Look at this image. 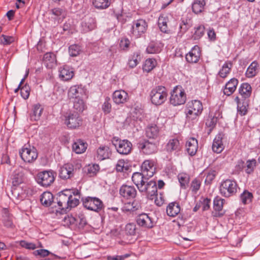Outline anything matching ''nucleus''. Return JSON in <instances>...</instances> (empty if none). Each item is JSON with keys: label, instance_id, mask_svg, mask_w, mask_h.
I'll use <instances>...</instances> for the list:
<instances>
[{"label": "nucleus", "instance_id": "nucleus-5", "mask_svg": "<svg viewBox=\"0 0 260 260\" xmlns=\"http://www.w3.org/2000/svg\"><path fill=\"white\" fill-rule=\"evenodd\" d=\"M140 192L143 195L146 196L148 199L150 200H154V202L157 206H160L163 203L162 200L159 201L157 199V187L156 183L154 181H149V183L146 184L145 188L143 191H141Z\"/></svg>", "mask_w": 260, "mask_h": 260}, {"label": "nucleus", "instance_id": "nucleus-29", "mask_svg": "<svg viewBox=\"0 0 260 260\" xmlns=\"http://www.w3.org/2000/svg\"><path fill=\"white\" fill-rule=\"evenodd\" d=\"M224 200L218 197H216L213 201V208L215 211L214 216L220 217L223 215V213H220L222 210L223 204Z\"/></svg>", "mask_w": 260, "mask_h": 260}, {"label": "nucleus", "instance_id": "nucleus-48", "mask_svg": "<svg viewBox=\"0 0 260 260\" xmlns=\"http://www.w3.org/2000/svg\"><path fill=\"white\" fill-rule=\"evenodd\" d=\"M74 108L78 112H82L85 109V104L83 100L76 98L74 101Z\"/></svg>", "mask_w": 260, "mask_h": 260}, {"label": "nucleus", "instance_id": "nucleus-4", "mask_svg": "<svg viewBox=\"0 0 260 260\" xmlns=\"http://www.w3.org/2000/svg\"><path fill=\"white\" fill-rule=\"evenodd\" d=\"M56 173L51 170L38 173L36 177L37 182L43 187H48L54 181Z\"/></svg>", "mask_w": 260, "mask_h": 260}, {"label": "nucleus", "instance_id": "nucleus-56", "mask_svg": "<svg viewBox=\"0 0 260 260\" xmlns=\"http://www.w3.org/2000/svg\"><path fill=\"white\" fill-rule=\"evenodd\" d=\"M24 181V178L22 173L15 174L13 178L12 183L14 186L18 185Z\"/></svg>", "mask_w": 260, "mask_h": 260}, {"label": "nucleus", "instance_id": "nucleus-16", "mask_svg": "<svg viewBox=\"0 0 260 260\" xmlns=\"http://www.w3.org/2000/svg\"><path fill=\"white\" fill-rule=\"evenodd\" d=\"M74 166L71 164H65L60 167L58 170L59 177L64 180L71 179L74 176Z\"/></svg>", "mask_w": 260, "mask_h": 260}, {"label": "nucleus", "instance_id": "nucleus-62", "mask_svg": "<svg viewBox=\"0 0 260 260\" xmlns=\"http://www.w3.org/2000/svg\"><path fill=\"white\" fill-rule=\"evenodd\" d=\"M20 93L22 97L24 99H27L29 96L30 93V88L29 86L26 84L21 87L20 88Z\"/></svg>", "mask_w": 260, "mask_h": 260}, {"label": "nucleus", "instance_id": "nucleus-40", "mask_svg": "<svg viewBox=\"0 0 260 260\" xmlns=\"http://www.w3.org/2000/svg\"><path fill=\"white\" fill-rule=\"evenodd\" d=\"M205 5V0H195L192 5L193 12L196 14L201 13L204 9Z\"/></svg>", "mask_w": 260, "mask_h": 260}, {"label": "nucleus", "instance_id": "nucleus-12", "mask_svg": "<svg viewBox=\"0 0 260 260\" xmlns=\"http://www.w3.org/2000/svg\"><path fill=\"white\" fill-rule=\"evenodd\" d=\"M22 159L28 163L35 161L38 157L37 150L34 147H23L19 151Z\"/></svg>", "mask_w": 260, "mask_h": 260}, {"label": "nucleus", "instance_id": "nucleus-27", "mask_svg": "<svg viewBox=\"0 0 260 260\" xmlns=\"http://www.w3.org/2000/svg\"><path fill=\"white\" fill-rule=\"evenodd\" d=\"M2 221L5 226L8 228L14 227L13 216L9 213L8 209H3L2 211Z\"/></svg>", "mask_w": 260, "mask_h": 260}, {"label": "nucleus", "instance_id": "nucleus-10", "mask_svg": "<svg viewBox=\"0 0 260 260\" xmlns=\"http://www.w3.org/2000/svg\"><path fill=\"white\" fill-rule=\"evenodd\" d=\"M140 150L143 153L150 155L155 153L157 150V145L154 140H144L138 144Z\"/></svg>", "mask_w": 260, "mask_h": 260}, {"label": "nucleus", "instance_id": "nucleus-35", "mask_svg": "<svg viewBox=\"0 0 260 260\" xmlns=\"http://www.w3.org/2000/svg\"><path fill=\"white\" fill-rule=\"evenodd\" d=\"M167 150L168 152H177L181 149L179 141L177 139L170 140L166 146Z\"/></svg>", "mask_w": 260, "mask_h": 260}, {"label": "nucleus", "instance_id": "nucleus-15", "mask_svg": "<svg viewBox=\"0 0 260 260\" xmlns=\"http://www.w3.org/2000/svg\"><path fill=\"white\" fill-rule=\"evenodd\" d=\"M141 173L146 177H152L156 171L155 161L151 159L144 160L141 165Z\"/></svg>", "mask_w": 260, "mask_h": 260}, {"label": "nucleus", "instance_id": "nucleus-1", "mask_svg": "<svg viewBox=\"0 0 260 260\" xmlns=\"http://www.w3.org/2000/svg\"><path fill=\"white\" fill-rule=\"evenodd\" d=\"M239 187L237 182L233 179L222 180L219 185V192L221 195L225 198H230L235 196Z\"/></svg>", "mask_w": 260, "mask_h": 260}, {"label": "nucleus", "instance_id": "nucleus-50", "mask_svg": "<svg viewBox=\"0 0 260 260\" xmlns=\"http://www.w3.org/2000/svg\"><path fill=\"white\" fill-rule=\"evenodd\" d=\"M205 27L204 25H200L195 28V32L193 35L194 40L200 39L204 34Z\"/></svg>", "mask_w": 260, "mask_h": 260}, {"label": "nucleus", "instance_id": "nucleus-51", "mask_svg": "<svg viewBox=\"0 0 260 260\" xmlns=\"http://www.w3.org/2000/svg\"><path fill=\"white\" fill-rule=\"evenodd\" d=\"M161 50V48L156 44L151 43L149 44L146 49L148 53L153 54L159 53Z\"/></svg>", "mask_w": 260, "mask_h": 260}, {"label": "nucleus", "instance_id": "nucleus-63", "mask_svg": "<svg viewBox=\"0 0 260 260\" xmlns=\"http://www.w3.org/2000/svg\"><path fill=\"white\" fill-rule=\"evenodd\" d=\"M99 169L100 167L98 165H89L87 168V173L90 176H93L99 171Z\"/></svg>", "mask_w": 260, "mask_h": 260}, {"label": "nucleus", "instance_id": "nucleus-13", "mask_svg": "<svg viewBox=\"0 0 260 260\" xmlns=\"http://www.w3.org/2000/svg\"><path fill=\"white\" fill-rule=\"evenodd\" d=\"M147 26V23L145 20H137L133 22L131 31L134 37L139 38L146 32Z\"/></svg>", "mask_w": 260, "mask_h": 260}, {"label": "nucleus", "instance_id": "nucleus-9", "mask_svg": "<svg viewBox=\"0 0 260 260\" xmlns=\"http://www.w3.org/2000/svg\"><path fill=\"white\" fill-rule=\"evenodd\" d=\"M83 205L86 209L98 212L101 210L103 204L101 200L95 197H87L82 199Z\"/></svg>", "mask_w": 260, "mask_h": 260}, {"label": "nucleus", "instance_id": "nucleus-22", "mask_svg": "<svg viewBox=\"0 0 260 260\" xmlns=\"http://www.w3.org/2000/svg\"><path fill=\"white\" fill-rule=\"evenodd\" d=\"M51 18L54 20V24L57 25L61 23L66 17L64 11L60 8L52 9L50 12Z\"/></svg>", "mask_w": 260, "mask_h": 260}, {"label": "nucleus", "instance_id": "nucleus-49", "mask_svg": "<svg viewBox=\"0 0 260 260\" xmlns=\"http://www.w3.org/2000/svg\"><path fill=\"white\" fill-rule=\"evenodd\" d=\"M136 226L134 223H127L125 226V233L127 235L133 236L136 234Z\"/></svg>", "mask_w": 260, "mask_h": 260}, {"label": "nucleus", "instance_id": "nucleus-42", "mask_svg": "<svg viewBox=\"0 0 260 260\" xmlns=\"http://www.w3.org/2000/svg\"><path fill=\"white\" fill-rule=\"evenodd\" d=\"M232 67V64L231 62H225L221 69L218 72V75L222 78H225L230 74Z\"/></svg>", "mask_w": 260, "mask_h": 260}, {"label": "nucleus", "instance_id": "nucleus-14", "mask_svg": "<svg viewBox=\"0 0 260 260\" xmlns=\"http://www.w3.org/2000/svg\"><path fill=\"white\" fill-rule=\"evenodd\" d=\"M141 173L135 172L133 174L132 179L140 192L145 188L146 184L149 183V178Z\"/></svg>", "mask_w": 260, "mask_h": 260}, {"label": "nucleus", "instance_id": "nucleus-19", "mask_svg": "<svg viewBox=\"0 0 260 260\" xmlns=\"http://www.w3.org/2000/svg\"><path fill=\"white\" fill-rule=\"evenodd\" d=\"M200 48L198 46L195 45L186 55L185 58L188 62L193 63L198 62L200 58Z\"/></svg>", "mask_w": 260, "mask_h": 260}, {"label": "nucleus", "instance_id": "nucleus-61", "mask_svg": "<svg viewBox=\"0 0 260 260\" xmlns=\"http://www.w3.org/2000/svg\"><path fill=\"white\" fill-rule=\"evenodd\" d=\"M217 122V117L216 116H210L207 119L206 125L212 129L216 125Z\"/></svg>", "mask_w": 260, "mask_h": 260}, {"label": "nucleus", "instance_id": "nucleus-38", "mask_svg": "<svg viewBox=\"0 0 260 260\" xmlns=\"http://www.w3.org/2000/svg\"><path fill=\"white\" fill-rule=\"evenodd\" d=\"M159 129L155 124H151L148 126L146 130V136L152 140L156 138L158 134Z\"/></svg>", "mask_w": 260, "mask_h": 260}, {"label": "nucleus", "instance_id": "nucleus-34", "mask_svg": "<svg viewBox=\"0 0 260 260\" xmlns=\"http://www.w3.org/2000/svg\"><path fill=\"white\" fill-rule=\"evenodd\" d=\"M87 148V144L81 140H78L75 142L72 146L73 150L76 153H83Z\"/></svg>", "mask_w": 260, "mask_h": 260}, {"label": "nucleus", "instance_id": "nucleus-44", "mask_svg": "<svg viewBox=\"0 0 260 260\" xmlns=\"http://www.w3.org/2000/svg\"><path fill=\"white\" fill-rule=\"evenodd\" d=\"M256 166V160L255 159H248L246 161L245 166L246 173L250 174L252 173Z\"/></svg>", "mask_w": 260, "mask_h": 260}, {"label": "nucleus", "instance_id": "nucleus-6", "mask_svg": "<svg viewBox=\"0 0 260 260\" xmlns=\"http://www.w3.org/2000/svg\"><path fill=\"white\" fill-rule=\"evenodd\" d=\"M111 142L117 152L120 154L127 155L132 151V144L127 140H121L117 137H114Z\"/></svg>", "mask_w": 260, "mask_h": 260}, {"label": "nucleus", "instance_id": "nucleus-57", "mask_svg": "<svg viewBox=\"0 0 260 260\" xmlns=\"http://www.w3.org/2000/svg\"><path fill=\"white\" fill-rule=\"evenodd\" d=\"M14 38L12 36H8L2 35L1 36V43L3 45H9L14 42Z\"/></svg>", "mask_w": 260, "mask_h": 260}, {"label": "nucleus", "instance_id": "nucleus-37", "mask_svg": "<svg viewBox=\"0 0 260 260\" xmlns=\"http://www.w3.org/2000/svg\"><path fill=\"white\" fill-rule=\"evenodd\" d=\"M169 18L167 16H160L158 20V25L161 31L168 33L170 31L168 28Z\"/></svg>", "mask_w": 260, "mask_h": 260}, {"label": "nucleus", "instance_id": "nucleus-52", "mask_svg": "<svg viewBox=\"0 0 260 260\" xmlns=\"http://www.w3.org/2000/svg\"><path fill=\"white\" fill-rule=\"evenodd\" d=\"M79 87L77 85H74L70 87L68 91V96L71 98H78L79 96Z\"/></svg>", "mask_w": 260, "mask_h": 260}, {"label": "nucleus", "instance_id": "nucleus-23", "mask_svg": "<svg viewBox=\"0 0 260 260\" xmlns=\"http://www.w3.org/2000/svg\"><path fill=\"white\" fill-rule=\"evenodd\" d=\"M96 27L94 18L90 17L85 19L81 23L80 30L82 33H86L93 30Z\"/></svg>", "mask_w": 260, "mask_h": 260}, {"label": "nucleus", "instance_id": "nucleus-33", "mask_svg": "<svg viewBox=\"0 0 260 260\" xmlns=\"http://www.w3.org/2000/svg\"><path fill=\"white\" fill-rule=\"evenodd\" d=\"M259 71V66L256 61H253L248 67L246 72V76L248 78L254 77Z\"/></svg>", "mask_w": 260, "mask_h": 260}, {"label": "nucleus", "instance_id": "nucleus-20", "mask_svg": "<svg viewBox=\"0 0 260 260\" xmlns=\"http://www.w3.org/2000/svg\"><path fill=\"white\" fill-rule=\"evenodd\" d=\"M119 193L125 199H133L136 196L137 190L133 186L123 185L120 188Z\"/></svg>", "mask_w": 260, "mask_h": 260}, {"label": "nucleus", "instance_id": "nucleus-39", "mask_svg": "<svg viewBox=\"0 0 260 260\" xmlns=\"http://www.w3.org/2000/svg\"><path fill=\"white\" fill-rule=\"evenodd\" d=\"M253 198L252 193L247 190H245L240 196V202L244 205L250 204Z\"/></svg>", "mask_w": 260, "mask_h": 260}, {"label": "nucleus", "instance_id": "nucleus-54", "mask_svg": "<svg viewBox=\"0 0 260 260\" xmlns=\"http://www.w3.org/2000/svg\"><path fill=\"white\" fill-rule=\"evenodd\" d=\"M102 110L106 114L109 113L111 112V104L110 98L106 97L105 98V102L102 105Z\"/></svg>", "mask_w": 260, "mask_h": 260}, {"label": "nucleus", "instance_id": "nucleus-41", "mask_svg": "<svg viewBox=\"0 0 260 260\" xmlns=\"http://www.w3.org/2000/svg\"><path fill=\"white\" fill-rule=\"evenodd\" d=\"M92 4L96 9L104 10L110 6L111 0H93Z\"/></svg>", "mask_w": 260, "mask_h": 260}, {"label": "nucleus", "instance_id": "nucleus-30", "mask_svg": "<svg viewBox=\"0 0 260 260\" xmlns=\"http://www.w3.org/2000/svg\"><path fill=\"white\" fill-rule=\"evenodd\" d=\"M166 211L168 216L175 217L180 211V205L177 202H172L168 205Z\"/></svg>", "mask_w": 260, "mask_h": 260}, {"label": "nucleus", "instance_id": "nucleus-2", "mask_svg": "<svg viewBox=\"0 0 260 260\" xmlns=\"http://www.w3.org/2000/svg\"><path fill=\"white\" fill-rule=\"evenodd\" d=\"M168 92L166 88L158 86L153 88L150 93L151 103L155 105H160L167 100Z\"/></svg>", "mask_w": 260, "mask_h": 260}, {"label": "nucleus", "instance_id": "nucleus-55", "mask_svg": "<svg viewBox=\"0 0 260 260\" xmlns=\"http://www.w3.org/2000/svg\"><path fill=\"white\" fill-rule=\"evenodd\" d=\"M19 245L21 247L29 250H34L37 248L36 245L34 243L29 242L25 240L19 241Z\"/></svg>", "mask_w": 260, "mask_h": 260}, {"label": "nucleus", "instance_id": "nucleus-18", "mask_svg": "<svg viewBox=\"0 0 260 260\" xmlns=\"http://www.w3.org/2000/svg\"><path fill=\"white\" fill-rule=\"evenodd\" d=\"M71 193H72L71 190H66L59 194L57 200L58 205L60 209H67L68 208V204H69Z\"/></svg>", "mask_w": 260, "mask_h": 260}, {"label": "nucleus", "instance_id": "nucleus-45", "mask_svg": "<svg viewBox=\"0 0 260 260\" xmlns=\"http://www.w3.org/2000/svg\"><path fill=\"white\" fill-rule=\"evenodd\" d=\"M140 60V54L139 53H134L129 58L128 64L130 68H134L139 63Z\"/></svg>", "mask_w": 260, "mask_h": 260}, {"label": "nucleus", "instance_id": "nucleus-43", "mask_svg": "<svg viewBox=\"0 0 260 260\" xmlns=\"http://www.w3.org/2000/svg\"><path fill=\"white\" fill-rule=\"evenodd\" d=\"M157 62L155 59L152 58L147 59L143 67L144 71L149 72L156 66Z\"/></svg>", "mask_w": 260, "mask_h": 260}, {"label": "nucleus", "instance_id": "nucleus-24", "mask_svg": "<svg viewBox=\"0 0 260 260\" xmlns=\"http://www.w3.org/2000/svg\"><path fill=\"white\" fill-rule=\"evenodd\" d=\"M127 100L128 94L123 90H116L113 93V100L116 104H124Z\"/></svg>", "mask_w": 260, "mask_h": 260}, {"label": "nucleus", "instance_id": "nucleus-31", "mask_svg": "<svg viewBox=\"0 0 260 260\" xmlns=\"http://www.w3.org/2000/svg\"><path fill=\"white\" fill-rule=\"evenodd\" d=\"M239 94L244 99L250 97L252 92L251 85L248 83H243L241 84L239 88Z\"/></svg>", "mask_w": 260, "mask_h": 260}, {"label": "nucleus", "instance_id": "nucleus-53", "mask_svg": "<svg viewBox=\"0 0 260 260\" xmlns=\"http://www.w3.org/2000/svg\"><path fill=\"white\" fill-rule=\"evenodd\" d=\"M81 51L80 47L77 45H72L69 48V54L72 56H76Z\"/></svg>", "mask_w": 260, "mask_h": 260}, {"label": "nucleus", "instance_id": "nucleus-47", "mask_svg": "<svg viewBox=\"0 0 260 260\" xmlns=\"http://www.w3.org/2000/svg\"><path fill=\"white\" fill-rule=\"evenodd\" d=\"M43 109L41 108V106L39 104H37L34 106L33 108V113L31 115V119H33L35 121L38 120L42 113Z\"/></svg>", "mask_w": 260, "mask_h": 260}, {"label": "nucleus", "instance_id": "nucleus-46", "mask_svg": "<svg viewBox=\"0 0 260 260\" xmlns=\"http://www.w3.org/2000/svg\"><path fill=\"white\" fill-rule=\"evenodd\" d=\"M216 172L215 170H207L204 172V176H206L205 183L206 184H210L214 179L216 176Z\"/></svg>", "mask_w": 260, "mask_h": 260}, {"label": "nucleus", "instance_id": "nucleus-11", "mask_svg": "<svg viewBox=\"0 0 260 260\" xmlns=\"http://www.w3.org/2000/svg\"><path fill=\"white\" fill-rule=\"evenodd\" d=\"M82 118L77 112H70L65 116L64 123L68 128L75 129L82 124Z\"/></svg>", "mask_w": 260, "mask_h": 260}, {"label": "nucleus", "instance_id": "nucleus-60", "mask_svg": "<svg viewBox=\"0 0 260 260\" xmlns=\"http://www.w3.org/2000/svg\"><path fill=\"white\" fill-rule=\"evenodd\" d=\"M179 181L180 185L182 187L185 188L186 185L188 183L189 178L185 174H179L178 176Z\"/></svg>", "mask_w": 260, "mask_h": 260}, {"label": "nucleus", "instance_id": "nucleus-26", "mask_svg": "<svg viewBox=\"0 0 260 260\" xmlns=\"http://www.w3.org/2000/svg\"><path fill=\"white\" fill-rule=\"evenodd\" d=\"M198 148V141L194 138H189L186 143V149L190 156L194 155Z\"/></svg>", "mask_w": 260, "mask_h": 260}, {"label": "nucleus", "instance_id": "nucleus-3", "mask_svg": "<svg viewBox=\"0 0 260 260\" xmlns=\"http://www.w3.org/2000/svg\"><path fill=\"white\" fill-rule=\"evenodd\" d=\"M203 109V105L201 101L192 100L188 102L185 112L186 118L188 119H196L202 113Z\"/></svg>", "mask_w": 260, "mask_h": 260}, {"label": "nucleus", "instance_id": "nucleus-7", "mask_svg": "<svg viewBox=\"0 0 260 260\" xmlns=\"http://www.w3.org/2000/svg\"><path fill=\"white\" fill-rule=\"evenodd\" d=\"M186 100V94L180 86H176L171 92L170 98V103L175 106L183 105Z\"/></svg>", "mask_w": 260, "mask_h": 260}, {"label": "nucleus", "instance_id": "nucleus-58", "mask_svg": "<svg viewBox=\"0 0 260 260\" xmlns=\"http://www.w3.org/2000/svg\"><path fill=\"white\" fill-rule=\"evenodd\" d=\"M116 170L117 172H122L127 170V166L123 159L119 160L116 165Z\"/></svg>", "mask_w": 260, "mask_h": 260}, {"label": "nucleus", "instance_id": "nucleus-25", "mask_svg": "<svg viewBox=\"0 0 260 260\" xmlns=\"http://www.w3.org/2000/svg\"><path fill=\"white\" fill-rule=\"evenodd\" d=\"M239 81L235 78L231 79L225 85L223 92L225 95H231L236 89Z\"/></svg>", "mask_w": 260, "mask_h": 260}, {"label": "nucleus", "instance_id": "nucleus-21", "mask_svg": "<svg viewBox=\"0 0 260 260\" xmlns=\"http://www.w3.org/2000/svg\"><path fill=\"white\" fill-rule=\"evenodd\" d=\"M74 76L73 69L68 66H63L59 69V76L64 81L70 80Z\"/></svg>", "mask_w": 260, "mask_h": 260}, {"label": "nucleus", "instance_id": "nucleus-28", "mask_svg": "<svg viewBox=\"0 0 260 260\" xmlns=\"http://www.w3.org/2000/svg\"><path fill=\"white\" fill-rule=\"evenodd\" d=\"M56 57L54 53L47 52L44 55L43 62L47 68H52L56 64Z\"/></svg>", "mask_w": 260, "mask_h": 260}, {"label": "nucleus", "instance_id": "nucleus-64", "mask_svg": "<svg viewBox=\"0 0 260 260\" xmlns=\"http://www.w3.org/2000/svg\"><path fill=\"white\" fill-rule=\"evenodd\" d=\"M190 25L188 23L187 20H182L181 22L180 23L179 28L180 31L181 33L183 34L186 32L188 28L190 27Z\"/></svg>", "mask_w": 260, "mask_h": 260}, {"label": "nucleus", "instance_id": "nucleus-17", "mask_svg": "<svg viewBox=\"0 0 260 260\" xmlns=\"http://www.w3.org/2000/svg\"><path fill=\"white\" fill-rule=\"evenodd\" d=\"M112 155V151L109 147L106 145L100 146L96 150L94 155L95 159L102 161L109 158Z\"/></svg>", "mask_w": 260, "mask_h": 260}, {"label": "nucleus", "instance_id": "nucleus-8", "mask_svg": "<svg viewBox=\"0 0 260 260\" xmlns=\"http://www.w3.org/2000/svg\"><path fill=\"white\" fill-rule=\"evenodd\" d=\"M136 220L139 226L144 229H151L155 224L154 219L151 214H140L136 217Z\"/></svg>", "mask_w": 260, "mask_h": 260}, {"label": "nucleus", "instance_id": "nucleus-32", "mask_svg": "<svg viewBox=\"0 0 260 260\" xmlns=\"http://www.w3.org/2000/svg\"><path fill=\"white\" fill-rule=\"evenodd\" d=\"M224 149L220 135H217L214 138L212 144L213 151L217 153H220Z\"/></svg>", "mask_w": 260, "mask_h": 260}, {"label": "nucleus", "instance_id": "nucleus-36", "mask_svg": "<svg viewBox=\"0 0 260 260\" xmlns=\"http://www.w3.org/2000/svg\"><path fill=\"white\" fill-rule=\"evenodd\" d=\"M53 194L48 191L44 192L41 196L40 202L42 204L46 207H48L51 205L53 202Z\"/></svg>", "mask_w": 260, "mask_h": 260}, {"label": "nucleus", "instance_id": "nucleus-59", "mask_svg": "<svg viewBox=\"0 0 260 260\" xmlns=\"http://www.w3.org/2000/svg\"><path fill=\"white\" fill-rule=\"evenodd\" d=\"M79 203V199L73 197L72 194V193H71V197L69 198V204H68V208L67 209H70L71 208L76 207L77 205H78Z\"/></svg>", "mask_w": 260, "mask_h": 260}]
</instances>
